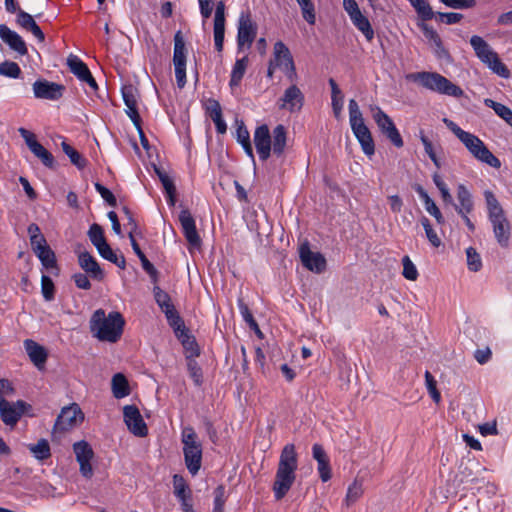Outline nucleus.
I'll list each match as a JSON object with an SVG mask.
<instances>
[{
    "mask_svg": "<svg viewBox=\"0 0 512 512\" xmlns=\"http://www.w3.org/2000/svg\"><path fill=\"white\" fill-rule=\"evenodd\" d=\"M349 122L363 152L368 156L373 155L375 152V144L372 134L366 126L362 112L354 99L349 100Z\"/></svg>",
    "mask_w": 512,
    "mask_h": 512,
    "instance_id": "obj_5",
    "label": "nucleus"
},
{
    "mask_svg": "<svg viewBox=\"0 0 512 512\" xmlns=\"http://www.w3.org/2000/svg\"><path fill=\"white\" fill-rule=\"evenodd\" d=\"M90 331L99 341L116 343L122 336L125 320L120 312L106 315L103 309H97L90 318Z\"/></svg>",
    "mask_w": 512,
    "mask_h": 512,
    "instance_id": "obj_1",
    "label": "nucleus"
},
{
    "mask_svg": "<svg viewBox=\"0 0 512 512\" xmlns=\"http://www.w3.org/2000/svg\"><path fill=\"white\" fill-rule=\"evenodd\" d=\"M447 7L453 9H467L476 5V0H440Z\"/></svg>",
    "mask_w": 512,
    "mask_h": 512,
    "instance_id": "obj_61",
    "label": "nucleus"
},
{
    "mask_svg": "<svg viewBox=\"0 0 512 512\" xmlns=\"http://www.w3.org/2000/svg\"><path fill=\"white\" fill-rule=\"evenodd\" d=\"M484 197L488 219L492 225L494 236L500 246L507 247L511 236L512 225L495 194L490 190H486Z\"/></svg>",
    "mask_w": 512,
    "mask_h": 512,
    "instance_id": "obj_2",
    "label": "nucleus"
},
{
    "mask_svg": "<svg viewBox=\"0 0 512 512\" xmlns=\"http://www.w3.org/2000/svg\"><path fill=\"white\" fill-rule=\"evenodd\" d=\"M155 172L158 175L165 191L168 196V203L170 206H174L176 203V187L172 179L160 168L155 167Z\"/></svg>",
    "mask_w": 512,
    "mask_h": 512,
    "instance_id": "obj_35",
    "label": "nucleus"
},
{
    "mask_svg": "<svg viewBox=\"0 0 512 512\" xmlns=\"http://www.w3.org/2000/svg\"><path fill=\"white\" fill-rule=\"evenodd\" d=\"M277 68L281 69L288 80L296 81L297 72L294 60L289 48L282 42L277 41L273 47V58L271 59Z\"/></svg>",
    "mask_w": 512,
    "mask_h": 512,
    "instance_id": "obj_7",
    "label": "nucleus"
},
{
    "mask_svg": "<svg viewBox=\"0 0 512 512\" xmlns=\"http://www.w3.org/2000/svg\"><path fill=\"white\" fill-rule=\"evenodd\" d=\"M257 33V25L251 19L250 13H242L238 20L237 45L241 50L245 45L249 48Z\"/></svg>",
    "mask_w": 512,
    "mask_h": 512,
    "instance_id": "obj_11",
    "label": "nucleus"
},
{
    "mask_svg": "<svg viewBox=\"0 0 512 512\" xmlns=\"http://www.w3.org/2000/svg\"><path fill=\"white\" fill-rule=\"evenodd\" d=\"M173 486L174 493L180 501L187 499L190 496V491L188 490L186 481L181 475L175 474L173 476Z\"/></svg>",
    "mask_w": 512,
    "mask_h": 512,
    "instance_id": "obj_47",
    "label": "nucleus"
},
{
    "mask_svg": "<svg viewBox=\"0 0 512 512\" xmlns=\"http://www.w3.org/2000/svg\"><path fill=\"white\" fill-rule=\"evenodd\" d=\"M179 221L184 236L191 247L199 248L201 246V238L197 232L195 220L187 209H183L179 214Z\"/></svg>",
    "mask_w": 512,
    "mask_h": 512,
    "instance_id": "obj_18",
    "label": "nucleus"
},
{
    "mask_svg": "<svg viewBox=\"0 0 512 512\" xmlns=\"http://www.w3.org/2000/svg\"><path fill=\"white\" fill-rule=\"evenodd\" d=\"M31 152L42 162L44 166L54 168V157L42 144H39Z\"/></svg>",
    "mask_w": 512,
    "mask_h": 512,
    "instance_id": "obj_49",
    "label": "nucleus"
},
{
    "mask_svg": "<svg viewBox=\"0 0 512 512\" xmlns=\"http://www.w3.org/2000/svg\"><path fill=\"white\" fill-rule=\"evenodd\" d=\"M36 256L41 261L42 265L47 268H56V256L53 250L47 246L45 248H42L40 251H37Z\"/></svg>",
    "mask_w": 512,
    "mask_h": 512,
    "instance_id": "obj_46",
    "label": "nucleus"
},
{
    "mask_svg": "<svg viewBox=\"0 0 512 512\" xmlns=\"http://www.w3.org/2000/svg\"><path fill=\"white\" fill-rule=\"evenodd\" d=\"M485 64L498 76L503 78L510 77L509 69L504 63H502L497 53H495Z\"/></svg>",
    "mask_w": 512,
    "mask_h": 512,
    "instance_id": "obj_45",
    "label": "nucleus"
},
{
    "mask_svg": "<svg viewBox=\"0 0 512 512\" xmlns=\"http://www.w3.org/2000/svg\"><path fill=\"white\" fill-rule=\"evenodd\" d=\"M65 86L42 79L33 83L34 96L39 99L58 100L63 96Z\"/></svg>",
    "mask_w": 512,
    "mask_h": 512,
    "instance_id": "obj_16",
    "label": "nucleus"
},
{
    "mask_svg": "<svg viewBox=\"0 0 512 512\" xmlns=\"http://www.w3.org/2000/svg\"><path fill=\"white\" fill-rule=\"evenodd\" d=\"M411 5L416 10L418 16L423 20H431L435 14L428 2V0H409Z\"/></svg>",
    "mask_w": 512,
    "mask_h": 512,
    "instance_id": "obj_43",
    "label": "nucleus"
},
{
    "mask_svg": "<svg viewBox=\"0 0 512 512\" xmlns=\"http://www.w3.org/2000/svg\"><path fill=\"white\" fill-rule=\"evenodd\" d=\"M226 502L225 487L219 485L214 490V508L213 512H224V504Z\"/></svg>",
    "mask_w": 512,
    "mask_h": 512,
    "instance_id": "obj_57",
    "label": "nucleus"
},
{
    "mask_svg": "<svg viewBox=\"0 0 512 512\" xmlns=\"http://www.w3.org/2000/svg\"><path fill=\"white\" fill-rule=\"evenodd\" d=\"M78 263L81 269L94 280L102 281L104 279V271L88 251L79 252Z\"/></svg>",
    "mask_w": 512,
    "mask_h": 512,
    "instance_id": "obj_20",
    "label": "nucleus"
},
{
    "mask_svg": "<svg viewBox=\"0 0 512 512\" xmlns=\"http://www.w3.org/2000/svg\"><path fill=\"white\" fill-rule=\"evenodd\" d=\"M123 416L124 422L132 434L138 437H145L148 434L147 425L135 405H126L123 408Z\"/></svg>",
    "mask_w": 512,
    "mask_h": 512,
    "instance_id": "obj_12",
    "label": "nucleus"
},
{
    "mask_svg": "<svg viewBox=\"0 0 512 512\" xmlns=\"http://www.w3.org/2000/svg\"><path fill=\"white\" fill-rule=\"evenodd\" d=\"M61 147L63 152L69 157L71 163L75 165L78 169H84L87 165L86 159L70 144L63 141L61 143Z\"/></svg>",
    "mask_w": 512,
    "mask_h": 512,
    "instance_id": "obj_40",
    "label": "nucleus"
},
{
    "mask_svg": "<svg viewBox=\"0 0 512 512\" xmlns=\"http://www.w3.org/2000/svg\"><path fill=\"white\" fill-rule=\"evenodd\" d=\"M83 419L84 415L77 404L74 403L70 406L64 407L55 421L52 435L55 436L57 433H62L72 429Z\"/></svg>",
    "mask_w": 512,
    "mask_h": 512,
    "instance_id": "obj_9",
    "label": "nucleus"
},
{
    "mask_svg": "<svg viewBox=\"0 0 512 512\" xmlns=\"http://www.w3.org/2000/svg\"><path fill=\"white\" fill-rule=\"evenodd\" d=\"M28 408L30 405L25 401L11 403L0 396V418L6 425L15 426Z\"/></svg>",
    "mask_w": 512,
    "mask_h": 512,
    "instance_id": "obj_10",
    "label": "nucleus"
},
{
    "mask_svg": "<svg viewBox=\"0 0 512 512\" xmlns=\"http://www.w3.org/2000/svg\"><path fill=\"white\" fill-rule=\"evenodd\" d=\"M154 298L156 303L161 308L162 312L167 311L170 308H175L174 305L171 303V298L168 293L160 289V287L155 286L153 288Z\"/></svg>",
    "mask_w": 512,
    "mask_h": 512,
    "instance_id": "obj_48",
    "label": "nucleus"
},
{
    "mask_svg": "<svg viewBox=\"0 0 512 512\" xmlns=\"http://www.w3.org/2000/svg\"><path fill=\"white\" fill-rule=\"evenodd\" d=\"M122 96L127 107L126 113L134 125L138 124L140 115L137 109V89L133 85H127L122 88Z\"/></svg>",
    "mask_w": 512,
    "mask_h": 512,
    "instance_id": "obj_23",
    "label": "nucleus"
},
{
    "mask_svg": "<svg viewBox=\"0 0 512 512\" xmlns=\"http://www.w3.org/2000/svg\"><path fill=\"white\" fill-rule=\"evenodd\" d=\"M286 146V129L283 125H277L273 130L271 150L277 156H281Z\"/></svg>",
    "mask_w": 512,
    "mask_h": 512,
    "instance_id": "obj_33",
    "label": "nucleus"
},
{
    "mask_svg": "<svg viewBox=\"0 0 512 512\" xmlns=\"http://www.w3.org/2000/svg\"><path fill=\"white\" fill-rule=\"evenodd\" d=\"M299 4L303 18L309 23L314 24L316 20L314 5L311 0H296Z\"/></svg>",
    "mask_w": 512,
    "mask_h": 512,
    "instance_id": "obj_53",
    "label": "nucleus"
},
{
    "mask_svg": "<svg viewBox=\"0 0 512 512\" xmlns=\"http://www.w3.org/2000/svg\"><path fill=\"white\" fill-rule=\"evenodd\" d=\"M443 123L455 134V136L465 145L468 151L476 159L486 163L493 168H500V160L492 154V152L485 146L481 139H479L474 134L464 131L456 123L448 118H444Z\"/></svg>",
    "mask_w": 512,
    "mask_h": 512,
    "instance_id": "obj_3",
    "label": "nucleus"
},
{
    "mask_svg": "<svg viewBox=\"0 0 512 512\" xmlns=\"http://www.w3.org/2000/svg\"><path fill=\"white\" fill-rule=\"evenodd\" d=\"M278 467L282 468H298V457L296 453L295 445L292 443L286 444L280 454Z\"/></svg>",
    "mask_w": 512,
    "mask_h": 512,
    "instance_id": "obj_28",
    "label": "nucleus"
},
{
    "mask_svg": "<svg viewBox=\"0 0 512 512\" xmlns=\"http://www.w3.org/2000/svg\"><path fill=\"white\" fill-rule=\"evenodd\" d=\"M112 392L117 399L124 398L130 394V388L126 377L122 373H117L112 378Z\"/></svg>",
    "mask_w": 512,
    "mask_h": 512,
    "instance_id": "obj_34",
    "label": "nucleus"
},
{
    "mask_svg": "<svg viewBox=\"0 0 512 512\" xmlns=\"http://www.w3.org/2000/svg\"><path fill=\"white\" fill-rule=\"evenodd\" d=\"M15 13H17V24L23 29L30 31L40 42H44L45 35L38 24L35 22L32 15L23 11L19 7Z\"/></svg>",
    "mask_w": 512,
    "mask_h": 512,
    "instance_id": "obj_24",
    "label": "nucleus"
},
{
    "mask_svg": "<svg viewBox=\"0 0 512 512\" xmlns=\"http://www.w3.org/2000/svg\"><path fill=\"white\" fill-rule=\"evenodd\" d=\"M467 266L470 271L477 272L482 267L481 257L473 247L466 249Z\"/></svg>",
    "mask_w": 512,
    "mask_h": 512,
    "instance_id": "obj_51",
    "label": "nucleus"
},
{
    "mask_svg": "<svg viewBox=\"0 0 512 512\" xmlns=\"http://www.w3.org/2000/svg\"><path fill=\"white\" fill-rule=\"evenodd\" d=\"M350 19L354 26L363 33L366 40L368 42H371L374 38V30L368 18L365 15H363L362 12H359L357 14L350 16Z\"/></svg>",
    "mask_w": 512,
    "mask_h": 512,
    "instance_id": "obj_31",
    "label": "nucleus"
},
{
    "mask_svg": "<svg viewBox=\"0 0 512 512\" xmlns=\"http://www.w3.org/2000/svg\"><path fill=\"white\" fill-rule=\"evenodd\" d=\"M371 111L373 112V119L381 132L394 146L401 148L404 145L403 139L392 119L378 106L371 107Z\"/></svg>",
    "mask_w": 512,
    "mask_h": 512,
    "instance_id": "obj_8",
    "label": "nucleus"
},
{
    "mask_svg": "<svg viewBox=\"0 0 512 512\" xmlns=\"http://www.w3.org/2000/svg\"><path fill=\"white\" fill-rule=\"evenodd\" d=\"M247 66H248V57L247 56H244L243 58L241 59H238L236 60L234 66H233V69H232V72H231V78H230V87H237L244 74H245V71L247 69Z\"/></svg>",
    "mask_w": 512,
    "mask_h": 512,
    "instance_id": "obj_37",
    "label": "nucleus"
},
{
    "mask_svg": "<svg viewBox=\"0 0 512 512\" xmlns=\"http://www.w3.org/2000/svg\"><path fill=\"white\" fill-rule=\"evenodd\" d=\"M164 313L166 315L169 325L173 328L176 337L179 336L181 332L187 331L184 325V321L179 316L175 308H170V310L168 309Z\"/></svg>",
    "mask_w": 512,
    "mask_h": 512,
    "instance_id": "obj_42",
    "label": "nucleus"
},
{
    "mask_svg": "<svg viewBox=\"0 0 512 512\" xmlns=\"http://www.w3.org/2000/svg\"><path fill=\"white\" fill-rule=\"evenodd\" d=\"M299 255L303 266L308 270L315 273H321L325 270V258L318 252H312L307 242L300 246Z\"/></svg>",
    "mask_w": 512,
    "mask_h": 512,
    "instance_id": "obj_17",
    "label": "nucleus"
},
{
    "mask_svg": "<svg viewBox=\"0 0 512 512\" xmlns=\"http://www.w3.org/2000/svg\"><path fill=\"white\" fill-rule=\"evenodd\" d=\"M67 66L80 81L90 72L88 66L79 57L73 54L68 56Z\"/></svg>",
    "mask_w": 512,
    "mask_h": 512,
    "instance_id": "obj_36",
    "label": "nucleus"
},
{
    "mask_svg": "<svg viewBox=\"0 0 512 512\" xmlns=\"http://www.w3.org/2000/svg\"><path fill=\"white\" fill-rule=\"evenodd\" d=\"M296 479V469L277 466L273 492L277 500H281L291 489Z\"/></svg>",
    "mask_w": 512,
    "mask_h": 512,
    "instance_id": "obj_13",
    "label": "nucleus"
},
{
    "mask_svg": "<svg viewBox=\"0 0 512 512\" xmlns=\"http://www.w3.org/2000/svg\"><path fill=\"white\" fill-rule=\"evenodd\" d=\"M403 263V276L410 281H415L418 277V271L416 266L410 260L408 256H404L402 259Z\"/></svg>",
    "mask_w": 512,
    "mask_h": 512,
    "instance_id": "obj_56",
    "label": "nucleus"
},
{
    "mask_svg": "<svg viewBox=\"0 0 512 512\" xmlns=\"http://www.w3.org/2000/svg\"><path fill=\"white\" fill-rule=\"evenodd\" d=\"M73 451L80 465V473L83 477L90 479L93 476V468L90 461L94 456L90 444L86 441L76 442L73 444Z\"/></svg>",
    "mask_w": 512,
    "mask_h": 512,
    "instance_id": "obj_14",
    "label": "nucleus"
},
{
    "mask_svg": "<svg viewBox=\"0 0 512 512\" xmlns=\"http://www.w3.org/2000/svg\"><path fill=\"white\" fill-rule=\"evenodd\" d=\"M254 144L262 161H266L271 154L272 137L267 125L258 126L254 132Z\"/></svg>",
    "mask_w": 512,
    "mask_h": 512,
    "instance_id": "obj_19",
    "label": "nucleus"
},
{
    "mask_svg": "<svg viewBox=\"0 0 512 512\" xmlns=\"http://www.w3.org/2000/svg\"><path fill=\"white\" fill-rule=\"evenodd\" d=\"M206 111L216 126L219 134H224L227 131V125L222 117V109L220 103L215 99H209L206 105Z\"/></svg>",
    "mask_w": 512,
    "mask_h": 512,
    "instance_id": "obj_26",
    "label": "nucleus"
},
{
    "mask_svg": "<svg viewBox=\"0 0 512 512\" xmlns=\"http://www.w3.org/2000/svg\"><path fill=\"white\" fill-rule=\"evenodd\" d=\"M18 132L25 140L26 145L28 146L29 150L32 151L35 149L40 143L36 140L35 135L28 131L27 129L21 127L18 129Z\"/></svg>",
    "mask_w": 512,
    "mask_h": 512,
    "instance_id": "obj_64",
    "label": "nucleus"
},
{
    "mask_svg": "<svg viewBox=\"0 0 512 512\" xmlns=\"http://www.w3.org/2000/svg\"><path fill=\"white\" fill-rule=\"evenodd\" d=\"M415 82L420 83L424 88L439 94L460 98L464 95L461 87L452 83L449 79L436 72H417L407 76Z\"/></svg>",
    "mask_w": 512,
    "mask_h": 512,
    "instance_id": "obj_4",
    "label": "nucleus"
},
{
    "mask_svg": "<svg viewBox=\"0 0 512 512\" xmlns=\"http://www.w3.org/2000/svg\"><path fill=\"white\" fill-rule=\"evenodd\" d=\"M363 493V489H362V485L360 483H358L357 481L353 482L349 488H348V492H347V495H346V502L348 505L354 503L355 501H357L360 496L362 495Z\"/></svg>",
    "mask_w": 512,
    "mask_h": 512,
    "instance_id": "obj_59",
    "label": "nucleus"
},
{
    "mask_svg": "<svg viewBox=\"0 0 512 512\" xmlns=\"http://www.w3.org/2000/svg\"><path fill=\"white\" fill-rule=\"evenodd\" d=\"M18 132L25 140L26 145L28 146L29 150L32 151L35 149L40 143L36 140L35 135L28 131L27 129L21 127L18 129Z\"/></svg>",
    "mask_w": 512,
    "mask_h": 512,
    "instance_id": "obj_63",
    "label": "nucleus"
},
{
    "mask_svg": "<svg viewBox=\"0 0 512 512\" xmlns=\"http://www.w3.org/2000/svg\"><path fill=\"white\" fill-rule=\"evenodd\" d=\"M484 104L485 106L492 108L500 118L512 126V110L509 107L489 98L484 99Z\"/></svg>",
    "mask_w": 512,
    "mask_h": 512,
    "instance_id": "obj_38",
    "label": "nucleus"
},
{
    "mask_svg": "<svg viewBox=\"0 0 512 512\" xmlns=\"http://www.w3.org/2000/svg\"><path fill=\"white\" fill-rule=\"evenodd\" d=\"M470 44L473 47L477 57L486 63L496 52H494L489 44L480 36L474 35L470 39Z\"/></svg>",
    "mask_w": 512,
    "mask_h": 512,
    "instance_id": "obj_29",
    "label": "nucleus"
},
{
    "mask_svg": "<svg viewBox=\"0 0 512 512\" xmlns=\"http://www.w3.org/2000/svg\"><path fill=\"white\" fill-rule=\"evenodd\" d=\"M129 239L131 241V246H132L135 254L138 256V258L141 261L142 268L144 269V271L147 274H149V276L151 277L152 281L156 282L157 281L158 272H157L156 268L154 267V265L147 259L145 254L140 249L138 243L136 242V240L134 238V235H133L132 231L129 232Z\"/></svg>",
    "mask_w": 512,
    "mask_h": 512,
    "instance_id": "obj_27",
    "label": "nucleus"
},
{
    "mask_svg": "<svg viewBox=\"0 0 512 512\" xmlns=\"http://www.w3.org/2000/svg\"><path fill=\"white\" fill-rule=\"evenodd\" d=\"M20 74L21 69L16 62L4 61L0 63V75L10 78H18Z\"/></svg>",
    "mask_w": 512,
    "mask_h": 512,
    "instance_id": "obj_54",
    "label": "nucleus"
},
{
    "mask_svg": "<svg viewBox=\"0 0 512 512\" xmlns=\"http://www.w3.org/2000/svg\"><path fill=\"white\" fill-rule=\"evenodd\" d=\"M28 448L38 460L43 461L51 456L50 445L46 439H40L36 444H30Z\"/></svg>",
    "mask_w": 512,
    "mask_h": 512,
    "instance_id": "obj_41",
    "label": "nucleus"
},
{
    "mask_svg": "<svg viewBox=\"0 0 512 512\" xmlns=\"http://www.w3.org/2000/svg\"><path fill=\"white\" fill-rule=\"evenodd\" d=\"M95 189L101 195V197L108 203L109 206L116 207L117 199L108 188H106L100 183H95Z\"/></svg>",
    "mask_w": 512,
    "mask_h": 512,
    "instance_id": "obj_60",
    "label": "nucleus"
},
{
    "mask_svg": "<svg viewBox=\"0 0 512 512\" xmlns=\"http://www.w3.org/2000/svg\"><path fill=\"white\" fill-rule=\"evenodd\" d=\"M0 38L12 50L16 51L20 55L27 54L28 50L22 37L4 24L0 25Z\"/></svg>",
    "mask_w": 512,
    "mask_h": 512,
    "instance_id": "obj_22",
    "label": "nucleus"
},
{
    "mask_svg": "<svg viewBox=\"0 0 512 512\" xmlns=\"http://www.w3.org/2000/svg\"><path fill=\"white\" fill-rule=\"evenodd\" d=\"M187 369L196 386L203 383L202 369L194 358L187 357Z\"/></svg>",
    "mask_w": 512,
    "mask_h": 512,
    "instance_id": "obj_50",
    "label": "nucleus"
},
{
    "mask_svg": "<svg viewBox=\"0 0 512 512\" xmlns=\"http://www.w3.org/2000/svg\"><path fill=\"white\" fill-rule=\"evenodd\" d=\"M425 37L433 42L435 46L437 47V54L440 58L447 56L448 52L444 49L442 46V41L438 33L429 25L422 23L420 25Z\"/></svg>",
    "mask_w": 512,
    "mask_h": 512,
    "instance_id": "obj_39",
    "label": "nucleus"
},
{
    "mask_svg": "<svg viewBox=\"0 0 512 512\" xmlns=\"http://www.w3.org/2000/svg\"><path fill=\"white\" fill-rule=\"evenodd\" d=\"M458 204H453L458 214H470L473 211L474 203L472 195L465 185L459 184L457 187Z\"/></svg>",
    "mask_w": 512,
    "mask_h": 512,
    "instance_id": "obj_25",
    "label": "nucleus"
},
{
    "mask_svg": "<svg viewBox=\"0 0 512 512\" xmlns=\"http://www.w3.org/2000/svg\"><path fill=\"white\" fill-rule=\"evenodd\" d=\"M177 338L181 342L183 348L185 349L186 358H195L200 355V349L195 340V337L190 335L188 330L185 332H181V334H179Z\"/></svg>",
    "mask_w": 512,
    "mask_h": 512,
    "instance_id": "obj_32",
    "label": "nucleus"
},
{
    "mask_svg": "<svg viewBox=\"0 0 512 512\" xmlns=\"http://www.w3.org/2000/svg\"><path fill=\"white\" fill-rule=\"evenodd\" d=\"M420 140H421V142L424 146L425 152L427 153L429 158L432 160V162L434 163V165L437 168H440L441 163H440V160L438 159V157L436 156V153L433 149L432 142L423 133H421V135H420Z\"/></svg>",
    "mask_w": 512,
    "mask_h": 512,
    "instance_id": "obj_58",
    "label": "nucleus"
},
{
    "mask_svg": "<svg viewBox=\"0 0 512 512\" xmlns=\"http://www.w3.org/2000/svg\"><path fill=\"white\" fill-rule=\"evenodd\" d=\"M425 382L429 395L436 404H439L441 401V394L437 389V381L429 371L425 372Z\"/></svg>",
    "mask_w": 512,
    "mask_h": 512,
    "instance_id": "obj_52",
    "label": "nucleus"
},
{
    "mask_svg": "<svg viewBox=\"0 0 512 512\" xmlns=\"http://www.w3.org/2000/svg\"><path fill=\"white\" fill-rule=\"evenodd\" d=\"M88 237L97 250L107 243L103 228L96 223L90 226Z\"/></svg>",
    "mask_w": 512,
    "mask_h": 512,
    "instance_id": "obj_44",
    "label": "nucleus"
},
{
    "mask_svg": "<svg viewBox=\"0 0 512 512\" xmlns=\"http://www.w3.org/2000/svg\"><path fill=\"white\" fill-rule=\"evenodd\" d=\"M304 100L305 97L300 88L292 84L284 91L283 96L278 101V105L280 109L295 113L302 109Z\"/></svg>",
    "mask_w": 512,
    "mask_h": 512,
    "instance_id": "obj_15",
    "label": "nucleus"
},
{
    "mask_svg": "<svg viewBox=\"0 0 512 512\" xmlns=\"http://www.w3.org/2000/svg\"><path fill=\"white\" fill-rule=\"evenodd\" d=\"M435 16H436L437 20H439L440 22H444L446 24L458 23L463 18L462 14L454 13V12H450V13L438 12Z\"/></svg>",
    "mask_w": 512,
    "mask_h": 512,
    "instance_id": "obj_62",
    "label": "nucleus"
},
{
    "mask_svg": "<svg viewBox=\"0 0 512 512\" xmlns=\"http://www.w3.org/2000/svg\"><path fill=\"white\" fill-rule=\"evenodd\" d=\"M24 347L31 362L39 370H42L48 358L46 349L32 339H26L24 341Z\"/></svg>",
    "mask_w": 512,
    "mask_h": 512,
    "instance_id": "obj_21",
    "label": "nucleus"
},
{
    "mask_svg": "<svg viewBox=\"0 0 512 512\" xmlns=\"http://www.w3.org/2000/svg\"><path fill=\"white\" fill-rule=\"evenodd\" d=\"M41 293L46 301H52L55 297V286L52 279L47 275L41 278Z\"/></svg>",
    "mask_w": 512,
    "mask_h": 512,
    "instance_id": "obj_55",
    "label": "nucleus"
},
{
    "mask_svg": "<svg viewBox=\"0 0 512 512\" xmlns=\"http://www.w3.org/2000/svg\"><path fill=\"white\" fill-rule=\"evenodd\" d=\"M173 64L174 67L186 66V47L181 31L174 35Z\"/></svg>",
    "mask_w": 512,
    "mask_h": 512,
    "instance_id": "obj_30",
    "label": "nucleus"
},
{
    "mask_svg": "<svg viewBox=\"0 0 512 512\" xmlns=\"http://www.w3.org/2000/svg\"><path fill=\"white\" fill-rule=\"evenodd\" d=\"M182 444L185 465L192 475H196L201 468L202 445L192 427L183 429Z\"/></svg>",
    "mask_w": 512,
    "mask_h": 512,
    "instance_id": "obj_6",
    "label": "nucleus"
}]
</instances>
